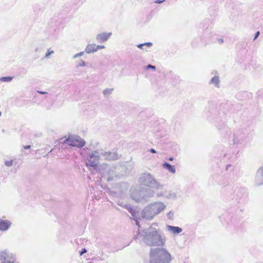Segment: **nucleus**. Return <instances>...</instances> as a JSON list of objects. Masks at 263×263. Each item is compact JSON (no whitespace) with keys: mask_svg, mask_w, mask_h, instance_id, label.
<instances>
[{"mask_svg":"<svg viewBox=\"0 0 263 263\" xmlns=\"http://www.w3.org/2000/svg\"><path fill=\"white\" fill-rule=\"evenodd\" d=\"M143 241L149 246L163 247L166 241L165 237L159 230L150 227L142 231Z\"/></svg>","mask_w":263,"mask_h":263,"instance_id":"nucleus-1","label":"nucleus"},{"mask_svg":"<svg viewBox=\"0 0 263 263\" xmlns=\"http://www.w3.org/2000/svg\"><path fill=\"white\" fill-rule=\"evenodd\" d=\"M172 260V255L166 249L162 247L151 249L150 263H170Z\"/></svg>","mask_w":263,"mask_h":263,"instance_id":"nucleus-2","label":"nucleus"},{"mask_svg":"<svg viewBox=\"0 0 263 263\" xmlns=\"http://www.w3.org/2000/svg\"><path fill=\"white\" fill-rule=\"evenodd\" d=\"M166 205L162 202H154L147 205L142 210L141 216L148 220H152L165 209Z\"/></svg>","mask_w":263,"mask_h":263,"instance_id":"nucleus-3","label":"nucleus"},{"mask_svg":"<svg viewBox=\"0 0 263 263\" xmlns=\"http://www.w3.org/2000/svg\"><path fill=\"white\" fill-rule=\"evenodd\" d=\"M99 172L107 181H112L118 177V173L116 171V167L109 166L107 164H103L99 168Z\"/></svg>","mask_w":263,"mask_h":263,"instance_id":"nucleus-4","label":"nucleus"},{"mask_svg":"<svg viewBox=\"0 0 263 263\" xmlns=\"http://www.w3.org/2000/svg\"><path fill=\"white\" fill-rule=\"evenodd\" d=\"M139 181L142 184L157 189H161L162 185L156 181L154 177L148 173L142 174L139 179Z\"/></svg>","mask_w":263,"mask_h":263,"instance_id":"nucleus-5","label":"nucleus"},{"mask_svg":"<svg viewBox=\"0 0 263 263\" xmlns=\"http://www.w3.org/2000/svg\"><path fill=\"white\" fill-rule=\"evenodd\" d=\"M101 158L100 150L93 151L89 154V159L86 162L87 167L96 168L99 163V160Z\"/></svg>","mask_w":263,"mask_h":263,"instance_id":"nucleus-6","label":"nucleus"},{"mask_svg":"<svg viewBox=\"0 0 263 263\" xmlns=\"http://www.w3.org/2000/svg\"><path fill=\"white\" fill-rule=\"evenodd\" d=\"M64 143H66L71 146L82 147L85 145V141L80 137L74 136L68 137L65 140Z\"/></svg>","mask_w":263,"mask_h":263,"instance_id":"nucleus-7","label":"nucleus"},{"mask_svg":"<svg viewBox=\"0 0 263 263\" xmlns=\"http://www.w3.org/2000/svg\"><path fill=\"white\" fill-rule=\"evenodd\" d=\"M101 158L106 160H115L119 158V154L116 152H106L100 150Z\"/></svg>","mask_w":263,"mask_h":263,"instance_id":"nucleus-8","label":"nucleus"},{"mask_svg":"<svg viewBox=\"0 0 263 263\" xmlns=\"http://www.w3.org/2000/svg\"><path fill=\"white\" fill-rule=\"evenodd\" d=\"M0 259L1 263H17L13 255L7 251L1 252Z\"/></svg>","mask_w":263,"mask_h":263,"instance_id":"nucleus-9","label":"nucleus"},{"mask_svg":"<svg viewBox=\"0 0 263 263\" xmlns=\"http://www.w3.org/2000/svg\"><path fill=\"white\" fill-rule=\"evenodd\" d=\"M130 197L137 202L143 203L142 190H133L131 193Z\"/></svg>","mask_w":263,"mask_h":263,"instance_id":"nucleus-10","label":"nucleus"},{"mask_svg":"<svg viewBox=\"0 0 263 263\" xmlns=\"http://www.w3.org/2000/svg\"><path fill=\"white\" fill-rule=\"evenodd\" d=\"M254 183L257 186L263 184V167H260L258 169L255 177Z\"/></svg>","mask_w":263,"mask_h":263,"instance_id":"nucleus-11","label":"nucleus"},{"mask_svg":"<svg viewBox=\"0 0 263 263\" xmlns=\"http://www.w3.org/2000/svg\"><path fill=\"white\" fill-rule=\"evenodd\" d=\"M142 191L143 203L148 201L149 199L154 196V191L150 189H146Z\"/></svg>","mask_w":263,"mask_h":263,"instance_id":"nucleus-12","label":"nucleus"},{"mask_svg":"<svg viewBox=\"0 0 263 263\" xmlns=\"http://www.w3.org/2000/svg\"><path fill=\"white\" fill-rule=\"evenodd\" d=\"M111 35V32H102L96 35V40L99 43H104L107 41Z\"/></svg>","mask_w":263,"mask_h":263,"instance_id":"nucleus-13","label":"nucleus"},{"mask_svg":"<svg viewBox=\"0 0 263 263\" xmlns=\"http://www.w3.org/2000/svg\"><path fill=\"white\" fill-rule=\"evenodd\" d=\"M11 223L6 220H0V230L6 231L10 227Z\"/></svg>","mask_w":263,"mask_h":263,"instance_id":"nucleus-14","label":"nucleus"},{"mask_svg":"<svg viewBox=\"0 0 263 263\" xmlns=\"http://www.w3.org/2000/svg\"><path fill=\"white\" fill-rule=\"evenodd\" d=\"M167 231L172 232L174 234H179L182 231L181 228L167 225L166 226Z\"/></svg>","mask_w":263,"mask_h":263,"instance_id":"nucleus-15","label":"nucleus"},{"mask_svg":"<svg viewBox=\"0 0 263 263\" xmlns=\"http://www.w3.org/2000/svg\"><path fill=\"white\" fill-rule=\"evenodd\" d=\"M158 197H163L166 198H174L176 197V195L174 193L164 192L157 194Z\"/></svg>","mask_w":263,"mask_h":263,"instance_id":"nucleus-16","label":"nucleus"},{"mask_svg":"<svg viewBox=\"0 0 263 263\" xmlns=\"http://www.w3.org/2000/svg\"><path fill=\"white\" fill-rule=\"evenodd\" d=\"M96 45L95 44H88L85 48V52L88 54L96 52Z\"/></svg>","mask_w":263,"mask_h":263,"instance_id":"nucleus-17","label":"nucleus"},{"mask_svg":"<svg viewBox=\"0 0 263 263\" xmlns=\"http://www.w3.org/2000/svg\"><path fill=\"white\" fill-rule=\"evenodd\" d=\"M163 167L168 170L170 172L174 174L176 172V169L174 166L171 165L167 162H165L162 165Z\"/></svg>","mask_w":263,"mask_h":263,"instance_id":"nucleus-18","label":"nucleus"},{"mask_svg":"<svg viewBox=\"0 0 263 263\" xmlns=\"http://www.w3.org/2000/svg\"><path fill=\"white\" fill-rule=\"evenodd\" d=\"M219 78L217 76H215L211 79L210 81V83L214 84L217 87H219Z\"/></svg>","mask_w":263,"mask_h":263,"instance_id":"nucleus-19","label":"nucleus"},{"mask_svg":"<svg viewBox=\"0 0 263 263\" xmlns=\"http://www.w3.org/2000/svg\"><path fill=\"white\" fill-rule=\"evenodd\" d=\"M13 79V77H3L0 78V81L9 82H11Z\"/></svg>","mask_w":263,"mask_h":263,"instance_id":"nucleus-20","label":"nucleus"},{"mask_svg":"<svg viewBox=\"0 0 263 263\" xmlns=\"http://www.w3.org/2000/svg\"><path fill=\"white\" fill-rule=\"evenodd\" d=\"M123 208L127 209L128 212L132 215L133 216H134V211L133 210V208L129 204H124Z\"/></svg>","mask_w":263,"mask_h":263,"instance_id":"nucleus-21","label":"nucleus"},{"mask_svg":"<svg viewBox=\"0 0 263 263\" xmlns=\"http://www.w3.org/2000/svg\"><path fill=\"white\" fill-rule=\"evenodd\" d=\"M112 90L113 89L106 88L103 90V95L104 96H109L112 93Z\"/></svg>","mask_w":263,"mask_h":263,"instance_id":"nucleus-22","label":"nucleus"},{"mask_svg":"<svg viewBox=\"0 0 263 263\" xmlns=\"http://www.w3.org/2000/svg\"><path fill=\"white\" fill-rule=\"evenodd\" d=\"M85 62L83 61V60H80L77 64V67H80V66H85Z\"/></svg>","mask_w":263,"mask_h":263,"instance_id":"nucleus-23","label":"nucleus"},{"mask_svg":"<svg viewBox=\"0 0 263 263\" xmlns=\"http://www.w3.org/2000/svg\"><path fill=\"white\" fill-rule=\"evenodd\" d=\"M167 218L170 220H173L174 219V212L172 211H171L167 214Z\"/></svg>","mask_w":263,"mask_h":263,"instance_id":"nucleus-24","label":"nucleus"},{"mask_svg":"<svg viewBox=\"0 0 263 263\" xmlns=\"http://www.w3.org/2000/svg\"><path fill=\"white\" fill-rule=\"evenodd\" d=\"M84 52L85 51H82V52H80L79 53H78L77 54H75L73 57V59H76V58H78L79 57H80L82 55H84Z\"/></svg>","mask_w":263,"mask_h":263,"instance_id":"nucleus-25","label":"nucleus"},{"mask_svg":"<svg viewBox=\"0 0 263 263\" xmlns=\"http://www.w3.org/2000/svg\"><path fill=\"white\" fill-rule=\"evenodd\" d=\"M13 163V161L12 160H11L10 161H6L5 162V164L7 166L10 167L12 166Z\"/></svg>","mask_w":263,"mask_h":263,"instance_id":"nucleus-26","label":"nucleus"},{"mask_svg":"<svg viewBox=\"0 0 263 263\" xmlns=\"http://www.w3.org/2000/svg\"><path fill=\"white\" fill-rule=\"evenodd\" d=\"M53 53H54L53 50L50 51L49 50H48V51L47 52L46 55H45V58H48L50 54H53Z\"/></svg>","mask_w":263,"mask_h":263,"instance_id":"nucleus-27","label":"nucleus"},{"mask_svg":"<svg viewBox=\"0 0 263 263\" xmlns=\"http://www.w3.org/2000/svg\"><path fill=\"white\" fill-rule=\"evenodd\" d=\"M234 143L235 144H241L242 143V141H241L240 140H238L237 138H235L234 139Z\"/></svg>","mask_w":263,"mask_h":263,"instance_id":"nucleus-28","label":"nucleus"},{"mask_svg":"<svg viewBox=\"0 0 263 263\" xmlns=\"http://www.w3.org/2000/svg\"><path fill=\"white\" fill-rule=\"evenodd\" d=\"M105 46L104 45H97L96 46V51L99 49H104Z\"/></svg>","mask_w":263,"mask_h":263,"instance_id":"nucleus-29","label":"nucleus"},{"mask_svg":"<svg viewBox=\"0 0 263 263\" xmlns=\"http://www.w3.org/2000/svg\"><path fill=\"white\" fill-rule=\"evenodd\" d=\"M144 46H147L148 47H151L153 46V44L151 42H146L143 43Z\"/></svg>","mask_w":263,"mask_h":263,"instance_id":"nucleus-30","label":"nucleus"},{"mask_svg":"<svg viewBox=\"0 0 263 263\" xmlns=\"http://www.w3.org/2000/svg\"><path fill=\"white\" fill-rule=\"evenodd\" d=\"M147 69H152L153 70H156V66H154V65H151V64H148L147 66Z\"/></svg>","mask_w":263,"mask_h":263,"instance_id":"nucleus-31","label":"nucleus"},{"mask_svg":"<svg viewBox=\"0 0 263 263\" xmlns=\"http://www.w3.org/2000/svg\"><path fill=\"white\" fill-rule=\"evenodd\" d=\"M87 252V250L85 248L82 249V251L80 252V255H82L84 253Z\"/></svg>","mask_w":263,"mask_h":263,"instance_id":"nucleus-32","label":"nucleus"},{"mask_svg":"<svg viewBox=\"0 0 263 263\" xmlns=\"http://www.w3.org/2000/svg\"><path fill=\"white\" fill-rule=\"evenodd\" d=\"M260 34V32L259 31H257L255 34V36H254V40H255L257 37L258 36H259Z\"/></svg>","mask_w":263,"mask_h":263,"instance_id":"nucleus-33","label":"nucleus"},{"mask_svg":"<svg viewBox=\"0 0 263 263\" xmlns=\"http://www.w3.org/2000/svg\"><path fill=\"white\" fill-rule=\"evenodd\" d=\"M144 47V44H140L137 45V47L139 48H140L141 49L144 50V49L143 48Z\"/></svg>","mask_w":263,"mask_h":263,"instance_id":"nucleus-34","label":"nucleus"},{"mask_svg":"<svg viewBox=\"0 0 263 263\" xmlns=\"http://www.w3.org/2000/svg\"><path fill=\"white\" fill-rule=\"evenodd\" d=\"M164 1H165V0H156V1H155V3H156V4H161L163 2H164Z\"/></svg>","mask_w":263,"mask_h":263,"instance_id":"nucleus-35","label":"nucleus"},{"mask_svg":"<svg viewBox=\"0 0 263 263\" xmlns=\"http://www.w3.org/2000/svg\"><path fill=\"white\" fill-rule=\"evenodd\" d=\"M37 92L40 94H41V95H44V94H46L47 93V92H45V91H37Z\"/></svg>","mask_w":263,"mask_h":263,"instance_id":"nucleus-36","label":"nucleus"},{"mask_svg":"<svg viewBox=\"0 0 263 263\" xmlns=\"http://www.w3.org/2000/svg\"><path fill=\"white\" fill-rule=\"evenodd\" d=\"M30 145H25V146H23V148L24 149H29L30 148Z\"/></svg>","mask_w":263,"mask_h":263,"instance_id":"nucleus-37","label":"nucleus"},{"mask_svg":"<svg viewBox=\"0 0 263 263\" xmlns=\"http://www.w3.org/2000/svg\"><path fill=\"white\" fill-rule=\"evenodd\" d=\"M149 152L152 153H156V151H155V149H153V148H151L149 149Z\"/></svg>","mask_w":263,"mask_h":263,"instance_id":"nucleus-38","label":"nucleus"},{"mask_svg":"<svg viewBox=\"0 0 263 263\" xmlns=\"http://www.w3.org/2000/svg\"><path fill=\"white\" fill-rule=\"evenodd\" d=\"M117 204H118V205H119L121 206H122V207H123V205L124 204L119 201L117 203Z\"/></svg>","mask_w":263,"mask_h":263,"instance_id":"nucleus-39","label":"nucleus"},{"mask_svg":"<svg viewBox=\"0 0 263 263\" xmlns=\"http://www.w3.org/2000/svg\"><path fill=\"white\" fill-rule=\"evenodd\" d=\"M173 159H174V158H173V157H170V158H168V160H169L170 161H173Z\"/></svg>","mask_w":263,"mask_h":263,"instance_id":"nucleus-40","label":"nucleus"},{"mask_svg":"<svg viewBox=\"0 0 263 263\" xmlns=\"http://www.w3.org/2000/svg\"><path fill=\"white\" fill-rule=\"evenodd\" d=\"M220 42H223V40H221Z\"/></svg>","mask_w":263,"mask_h":263,"instance_id":"nucleus-41","label":"nucleus"},{"mask_svg":"<svg viewBox=\"0 0 263 263\" xmlns=\"http://www.w3.org/2000/svg\"><path fill=\"white\" fill-rule=\"evenodd\" d=\"M136 222H137V224H138V223L137 221V220H136Z\"/></svg>","mask_w":263,"mask_h":263,"instance_id":"nucleus-42","label":"nucleus"}]
</instances>
